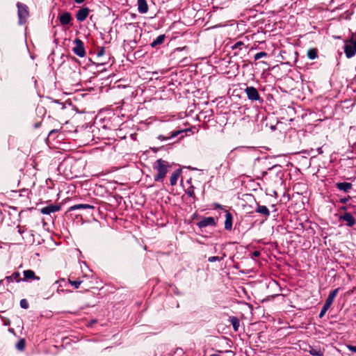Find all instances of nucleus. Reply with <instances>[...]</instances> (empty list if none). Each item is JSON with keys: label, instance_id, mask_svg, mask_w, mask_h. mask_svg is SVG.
<instances>
[{"label": "nucleus", "instance_id": "41", "mask_svg": "<svg viewBox=\"0 0 356 356\" xmlns=\"http://www.w3.org/2000/svg\"><path fill=\"white\" fill-rule=\"evenodd\" d=\"M209 356H220V355H218V354H212V355H209Z\"/></svg>", "mask_w": 356, "mask_h": 356}, {"label": "nucleus", "instance_id": "13", "mask_svg": "<svg viewBox=\"0 0 356 356\" xmlns=\"http://www.w3.org/2000/svg\"><path fill=\"white\" fill-rule=\"evenodd\" d=\"M336 187L343 192L348 193L353 187V184L349 182H338L336 184Z\"/></svg>", "mask_w": 356, "mask_h": 356}, {"label": "nucleus", "instance_id": "2", "mask_svg": "<svg viewBox=\"0 0 356 356\" xmlns=\"http://www.w3.org/2000/svg\"><path fill=\"white\" fill-rule=\"evenodd\" d=\"M17 7L19 24L22 25L26 23L28 17H29V8L26 4L21 2L17 3Z\"/></svg>", "mask_w": 356, "mask_h": 356}, {"label": "nucleus", "instance_id": "38", "mask_svg": "<svg viewBox=\"0 0 356 356\" xmlns=\"http://www.w3.org/2000/svg\"><path fill=\"white\" fill-rule=\"evenodd\" d=\"M85 0H74V1L76 3H81L84 1Z\"/></svg>", "mask_w": 356, "mask_h": 356}, {"label": "nucleus", "instance_id": "30", "mask_svg": "<svg viewBox=\"0 0 356 356\" xmlns=\"http://www.w3.org/2000/svg\"><path fill=\"white\" fill-rule=\"evenodd\" d=\"M20 307L23 309H28L29 307V302L26 299H22L20 300Z\"/></svg>", "mask_w": 356, "mask_h": 356}, {"label": "nucleus", "instance_id": "27", "mask_svg": "<svg viewBox=\"0 0 356 356\" xmlns=\"http://www.w3.org/2000/svg\"><path fill=\"white\" fill-rule=\"evenodd\" d=\"M69 282L75 289H79L80 285H81V284L82 283V280H77L72 281L71 280H69Z\"/></svg>", "mask_w": 356, "mask_h": 356}, {"label": "nucleus", "instance_id": "26", "mask_svg": "<svg viewBox=\"0 0 356 356\" xmlns=\"http://www.w3.org/2000/svg\"><path fill=\"white\" fill-rule=\"evenodd\" d=\"M226 256V254L224 253L223 254V257H217V256H212V257H209L208 258V261L209 262H215V261H220L221 260L223 259V257H225Z\"/></svg>", "mask_w": 356, "mask_h": 356}, {"label": "nucleus", "instance_id": "12", "mask_svg": "<svg viewBox=\"0 0 356 356\" xmlns=\"http://www.w3.org/2000/svg\"><path fill=\"white\" fill-rule=\"evenodd\" d=\"M72 19V15L69 12L63 13L59 17L60 22L63 26L69 24Z\"/></svg>", "mask_w": 356, "mask_h": 356}, {"label": "nucleus", "instance_id": "43", "mask_svg": "<svg viewBox=\"0 0 356 356\" xmlns=\"http://www.w3.org/2000/svg\"><path fill=\"white\" fill-rule=\"evenodd\" d=\"M216 207H219V208L221 207V206L220 204H216Z\"/></svg>", "mask_w": 356, "mask_h": 356}, {"label": "nucleus", "instance_id": "11", "mask_svg": "<svg viewBox=\"0 0 356 356\" xmlns=\"http://www.w3.org/2000/svg\"><path fill=\"white\" fill-rule=\"evenodd\" d=\"M184 131V130H175V131H172L170 133V136H165L163 135H159L158 136V139H159L161 141H165L168 139L174 138L178 136L179 134H183Z\"/></svg>", "mask_w": 356, "mask_h": 356}, {"label": "nucleus", "instance_id": "37", "mask_svg": "<svg viewBox=\"0 0 356 356\" xmlns=\"http://www.w3.org/2000/svg\"><path fill=\"white\" fill-rule=\"evenodd\" d=\"M317 152L318 154H323V149H322V147H318L317 149H316Z\"/></svg>", "mask_w": 356, "mask_h": 356}, {"label": "nucleus", "instance_id": "6", "mask_svg": "<svg viewBox=\"0 0 356 356\" xmlns=\"http://www.w3.org/2000/svg\"><path fill=\"white\" fill-rule=\"evenodd\" d=\"M90 13L88 7H82L76 13V18L78 22H82L86 19Z\"/></svg>", "mask_w": 356, "mask_h": 356}, {"label": "nucleus", "instance_id": "20", "mask_svg": "<svg viewBox=\"0 0 356 356\" xmlns=\"http://www.w3.org/2000/svg\"><path fill=\"white\" fill-rule=\"evenodd\" d=\"M165 38V35L164 34L159 35L151 42L150 46L154 48L159 44H163Z\"/></svg>", "mask_w": 356, "mask_h": 356}, {"label": "nucleus", "instance_id": "5", "mask_svg": "<svg viewBox=\"0 0 356 356\" xmlns=\"http://www.w3.org/2000/svg\"><path fill=\"white\" fill-rule=\"evenodd\" d=\"M74 47H72V51L76 56L82 58L86 55V50L84 47V43L82 40L79 38H76L74 40Z\"/></svg>", "mask_w": 356, "mask_h": 356}, {"label": "nucleus", "instance_id": "15", "mask_svg": "<svg viewBox=\"0 0 356 356\" xmlns=\"http://www.w3.org/2000/svg\"><path fill=\"white\" fill-rule=\"evenodd\" d=\"M138 10L141 14L147 13L148 11V5L146 0H137Z\"/></svg>", "mask_w": 356, "mask_h": 356}, {"label": "nucleus", "instance_id": "39", "mask_svg": "<svg viewBox=\"0 0 356 356\" xmlns=\"http://www.w3.org/2000/svg\"><path fill=\"white\" fill-rule=\"evenodd\" d=\"M259 254H260V253L258 251H255L254 252V255L256 256V257L259 256Z\"/></svg>", "mask_w": 356, "mask_h": 356}, {"label": "nucleus", "instance_id": "1", "mask_svg": "<svg viewBox=\"0 0 356 356\" xmlns=\"http://www.w3.org/2000/svg\"><path fill=\"white\" fill-rule=\"evenodd\" d=\"M170 168V165L168 161L161 159H157L153 165V168L157 171L154 180L155 181H163Z\"/></svg>", "mask_w": 356, "mask_h": 356}, {"label": "nucleus", "instance_id": "10", "mask_svg": "<svg viewBox=\"0 0 356 356\" xmlns=\"http://www.w3.org/2000/svg\"><path fill=\"white\" fill-rule=\"evenodd\" d=\"M341 219L346 222V224L349 227H352L355 224V219L350 213H346L341 216Z\"/></svg>", "mask_w": 356, "mask_h": 356}, {"label": "nucleus", "instance_id": "33", "mask_svg": "<svg viewBox=\"0 0 356 356\" xmlns=\"http://www.w3.org/2000/svg\"><path fill=\"white\" fill-rule=\"evenodd\" d=\"M347 348L351 352L356 353V346L352 345H348Z\"/></svg>", "mask_w": 356, "mask_h": 356}, {"label": "nucleus", "instance_id": "35", "mask_svg": "<svg viewBox=\"0 0 356 356\" xmlns=\"http://www.w3.org/2000/svg\"><path fill=\"white\" fill-rule=\"evenodd\" d=\"M350 198V197L349 196L347 197L341 198L340 200V202H341L342 204H346L349 201Z\"/></svg>", "mask_w": 356, "mask_h": 356}, {"label": "nucleus", "instance_id": "34", "mask_svg": "<svg viewBox=\"0 0 356 356\" xmlns=\"http://www.w3.org/2000/svg\"><path fill=\"white\" fill-rule=\"evenodd\" d=\"M326 312H327V310L324 309V308L322 307L321 310L319 313V315H318L319 318H323L325 316Z\"/></svg>", "mask_w": 356, "mask_h": 356}, {"label": "nucleus", "instance_id": "18", "mask_svg": "<svg viewBox=\"0 0 356 356\" xmlns=\"http://www.w3.org/2000/svg\"><path fill=\"white\" fill-rule=\"evenodd\" d=\"M339 289H340L339 288H337V289L331 291L328 294V296L325 300V302L332 305V304L334 302V298H336L337 295L338 294V293L339 291Z\"/></svg>", "mask_w": 356, "mask_h": 356}, {"label": "nucleus", "instance_id": "7", "mask_svg": "<svg viewBox=\"0 0 356 356\" xmlns=\"http://www.w3.org/2000/svg\"><path fill=\"white\" fill-rule=\"evenodd\" d=\"M215 220L213 217L204 218L202 220L197 222V226L200 228H204L208 226L215 225Z\"/></svg>", "mask_w": 356, "mask_h": 356}, {"label": "nucleus", "instance_id": "31", "mask_svg": "<svg viewBox=\"0 0 356 356\" xmlns=\"http://www.w3.org/2000/svg\"><path fill=\"white\" fill-rule=\"evenodd\" d=\"M244 45V43L241 41H238L237 42H236L232 47V49H241V47Z\"/></svg>", "mask_w": 356, "mask_h": 356}, {"label": "nucleus", "instance_id": "21", "mask_svg": "<svg viewBox=\"0 0 356 356\" xmlns=\"http://www.w3.org/2000/svg\"><path fill=\"white\" fill-rule=\"evenodd\" d=\"M6 280L8 282H13L14 281L19 282L22 281V278H20V274L18 272H15L11 275L6 277Z\"/></svg>", "mask_w": 356, "mask_h": 356}, {"label": "nucleus", "instance_id": "28", "mask_svg": "<svg viewBox=\"0 0 356 356\" xmlns=\"http://www.w3.org/2000/svg\"><path fill=\"white\" fill-rule=\"evenodd\" d=\"M195 187L193 186H191L186 191V193L188 196L195 199V195L194 193Z\"/></svg>", "mask_w": 356, "mask_h": 356}, {"label": "nucleus", "instance_id": "32", "mask_svg": "<svg viewBox=\"0 0 356 356\" xmlns=\"http://www.w3.org/2000/svg\"><path fill=\"white\" fill-rule=\"evenodd\" d=\"M105 53V49L104 47H102L100 49L98 50L97 53V56L98 57L102 56Z\"/></svg>", "mask_w": 356, "mask_h": 356}, {"label": "nucleus", "instance_id": "25", "mask_svg": "<svg viewBox=\"0 0 356 356\" xmlns=\"http://www.w3.org/2000/svg\"><path fill=\"white\" fill-rule=\"evenodd\" d=\"M310 355L313 356H323V353L320 349L311 348L309 350Z\"/></svg>", "mask_w": 356, "mask_h": 356}, {"label": "nucleus", "instance_id": "9", "mask_svg": "<svg viewBox=\"0 0 356 356\" xmlns=\"http://www.w3.org/2000/svg\"><path fill=\"white\" fill-rule=\"evenodd\" d=\"M60 209V207L58 205H48L41 209V213L43 214L49 215L51 213L58 211Z\"/></svg>", "mask_w": 356, "mask_h": 356}, {"label": "nucleus", "instance_id": "24", "mask_svg": "<svg viewBox=\"0 0 356 356\" xmlns=\"http://www.w3.org/2000/svg\"><path fill=\"white\" fill-rule=\"evenodd\" d=\"M307 56L309 59L314 60L318 56V51L316 49H311L307 51Z\"/></svg>", "mask_w": 356, "mask_h": 356}, {"label": "nucleus", "instance_id": "4", "mask_svg": "<svg viewBox=\"0 0 356 356\" xmlns=\"http://www.w3.org/2000/svg\"><path fill=\"white\" fill-rule=\"evenodd\" d=\"M245 92L249 100L258 101L259 103L263 102V99L260 97L258 90L253 86H248L245 89Z\"/></svg>", "mask_w": 356, "mask_h": 356}, {"label": "nucleus", "instance_id": "14", "mask_svg": "<svg viewBox=\"0 0 356 356\" xmlns=\"http://www.w3.org/2000/svg\"><path fill=\"white\" fill-rule=\"evenodd\" d=\"M95 207L88 204H78L71 206L68 211H72L78 209H94Z\"/></svg>", "mask_w": 356, "mask_h": 356}, {"label": "nucleus", "instance_id": "17", "mask_svg": "<svg viewBox=\"0 0 356 356\" xmlns=\"http://www.w3.org/2000/svg\"><path fill=\"white\" fill-rule=\"evenodd\" d=\"M255 211L259 214L263 215L265 217H268L270 216V211L267 208V207L264 205H260L257 204V207L255 209Z\"/></svg>", "mask_w": 356, "mask_h": 356}, {"label": "nucleus", "instance_id": "19", "mask_svg": "<svg viewBox=\"0 0 356 356\" xmlns=\"http://www.w3.org/2000/svg\"><path fill=\"white\" fill-rule=\"evenodd\" d=\"M230 324L232 325V327L235 332L238 330L240 326V321L238 317L232 316H229L228 319Z\"/></svg>", "mask_w": 356, "mask_h": 356}, {"label": "nucleus", "instance_id": "40", "mask_svg": "<svg viewBox=\"0 0 356 356\" xmlns=\"http://www.w3.org/2000/svg\"><path fill=\"white\" fill-rule=\"evenodd\" d=\"M65 282V280H64V279H63V280H60V281H56V282H55V284H58V282Z\"/></svg>", "mask_w": 356, "mask_h": 356}, {"label": "nucleus", "instance_id": "29", "mask_svg": "<svg viewBox=\"0 0 356 356\" xmlns=\"http://www.w3.org/2000/svg\"><path fill=\"white\" fill-rule=\"evenodd\" d=\"M266 56H267V53H266L264 51H261V52L257 53L254 55V58L255 60H257L261 58L266 57Z\"/></svg>", "mask_w": 356, "mask_h": 356}, {"label": "nucleus", "instance_id": "22", "mask_svg": "<svg viewBox=\"0 0 356 356\" xmlns=\"http://www.w3.org/2000/svg\"><path fill=\"white\" fill-rule=\"evenodd\" d=\"M179 177V172L175 171L172 172V174L170 176V181L171 186H175L177 184L178 178Z\"/></svg>", "mask_w": 356, "mask_h": 356}, {"label": "nucleus", "instance_id": "23", "mask_svg": "<svg viewBox=\"0 0 356 356\" xmlns=\"http://www.w3.org/2000/svg\"><path fill=\"white\" fill-rule=\"evenodd\" d=\"M26 346V341L24 339H19L15 345V348L19 351H23Z\"/></svg>", "mask_w": 356, "mask_h": 356}, {"label": "nucleus", "instance_id": "8", "mask_svg": "<svg viewBox=\"0 0 356 356\" xmlns=\"http://www.w3.org/2000/svg\"><path fill=\"white\" fill-rule=\"evenodd\" d=\"M24 278L22 281H31L33 280H39L40 277L36 276L34 271L32 270H26L23 272Z\"/></svg>", "mask_w": 356, "mask_h": 356}, {"label": "nucleus", "instance_id": "3", "mask_svg": "<svg viewBox=\"0 0 356 356\" xmlns=\"http://www.w3.org/2000/svg\"><path fill=\"white\" fill-rule=\"evenodd\" d=\"M343 50L347 58H350L356 55V40L352 38L346 41Z\"/></svg>", "mask_w": 356, "mask_h": 356}, {"label": "nucleus", "instance_id": "16", "mask_svg": "<svg viewBox=\"0 0 356 356\" xmlns=\"http://www.w3.org/2000/svg\"><path fill=\"white\" fill-rule=\"evenodd\" d=\"M233 216L231 213L227 211L225 213V229L232 230V229Z\"/></svg>", "mask_w": 356, "mask_h": 356}, {"label": "nucleus", "instance_id": "36", "mask_svg": "<svg viewBox=\"0 0 356 356\" xmlns=\"http://www.w3.org/2000/svg\"><path fill=\"white\" fill-rule=\"evenodd\" d=\"M330 306H331V305L325 302L323 306V308H324V309L327 311L330 309Z\"/></svg>", "mask_w": 356, "mask_h": 356}, {"label": "nucleus", "instance_id": "42", "mask_svg": "<svg viewBox=\"0 0 356 356\" xmlns=\"http://www.w3.org/2000/svg\"><path fill=\"white\" fill-rule=\"evenodd\" d=\"M3 280H0V284H1L3 283Z\"/></svg>", "mask_w": 356, "mask_h": 356}]
</instances>
